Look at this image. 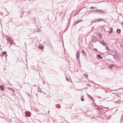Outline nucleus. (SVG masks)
<instances>
[{
  "mask_svg": "<svg viewBox=\"0 0 123 123\" xmlns=\"http://www.w3.org/2000/svg\"><path fill=\"white\" fill-rule=\"evenodd\" d=\"M96 11L97 12L96 13H99L102 14L105 13V12L100 10H96Z\"/></svg>",
  "mask_w": 123,
  "mask_h": 123,
  "instance_id": "obj_1",
  "label": "nucleus"
},
{
  "mask_svg": "<svg viewBox=\"0 0 123 123\" xmlns=\"http://www.w3.org/2000/svg\"><path fill=\"white\" fill-rule=\"evenodd\" d=\"M25 114L26 116L27 117L30 116L31 114V112L28 111L25 112Z\"/></svg>",
  "mask_w": 123,
  "mask_h": 123,
  "instance_id": "obj_2",
  "label": "nucleus"
},
{
  "mask_svg": "<svg viewBox=\"0 0 123 123\" xmlns=\"http://www.w3.org/2000/svg\"><path fill=\"white\" fill-rule=\"evenodd\" d=\"M100 43L104 46H106V43H105L104 41H100Z\"/></svg>",
  "mask_w": 123,
  "mask_h": 123,
  "instance_id": "obj_3",
  "label": "nucleus"
},
{
  "mask_svg": "<svg viewBox=\"0 0 123 123\" xmlns=\"http://www.w3.org/2000/svg\"><path fill=\"white\" fill-rule=\"evenodd\" d=\"M80 51L79 50L77 51L76 55V57L78 59L79 58V52Z\"/></svg>",
  "mask_w": 123,
  "mask_h": 123,
  "instance_id": "obj_4",
  "label": "nucleus"
},
{
  "mask_svg": "<svg viewBox=\"0 0 123 123\" xmlns=\"http://www.w3.org/2000/svg\"><path fill=\"white\" fill-rule=\"evenodd\" d=\"M92 41L93 42H95L97 40V38L95 37H94L92 39Z\"/></svg>",
  "mask_w": 123,
  "mask_h": 123,
  "instance_id": "obj_5",
  "label": "nucleus"
},
{
  "mask_svg": "<svg viewBox=\"0 0 123 123\" xmlns=\"http://www.w3.org/2000/svg\"><path fill=\"white\" fill-rule=\"evenodd\" d=\"M123 122V114L121 115L120 123H122Z\"/></svg>",
  "mask_w": 123,
  "mask_h": 123,
  "instance_id": "obj_6",
  "label": "nucleus"
},
{
  "mask_svg": "<svg viewBox=\"0 0 123 123\" xmlns=\"http://www.w3.org/2000/svg\"><path fill=\"white\" fill-rule=\"evenodd\" d=\"M0 88L1 91H3L4 89V86L3 85H1L0 86Z\"/></svg>",
  "mask_w": 123,
  "mask_h": 123,
  "instance_id": "obj_7",
  "label": "nucleus"
},
{
  "mask_svg": "<svg viewBox=\"0 0 123 123\" xmlns=\"http://www.w3.org/2000/svg\"><path fill=\"white\" fill-rule=\"evenodd\" d=\"M115 65L114 64H111L109 66V68L111 69H112V67H115Z\"/></svg>",
  "mask_w": 123,
  "mask_h": 123,
  "instance_id": "obj_8",
  "label": "nucleus"
},
{
  "mask_svg": "<svg viewBox=\"0 0 123 123\" xmlns=\"http://www.w3.org/2000/svg\"><path fill=\"white\" fill-rule=\"evenodd\" d=\"M81 52L83 55H86V53L83 49H82Z\"/></svg>",
  "mask_w": 123,
  "mask_h": 123,
  "instance_id": "obj_9",
  "label": "nucleus"
},
{
  "mask_svg": "<svg viewBox=\"0 0 123 123\" xmlns=\"http://www.w3.org/2000/svg\"><path fill=\"white\" fill-rule=\"evenodd\" d=\"M117 32L118 34H120L121 32V30L120 29H118L117 30Z\"/></svg>",
  "mask_w": 123,
  "mask_h": 123,
  "instance_id": "obj_10",
  "label": "nucleus"
},
{
  "mask_svg": "<svg viewBox=\"0 0 123 123\" xmlns=\"http://www.w3.org/2000/svg\"><path fill=\"white\" fill-rule=\"evenodd\" d=\"M82 21H83V20H82V19L78 20L77 21H76L75 22V24H76L77 23H78L79 22Z\"/></svg>",
  "mask_w": 123,
  "mask_h": 123,
  "instance_id": "obj_11",
  "label": "nucleus"
},
{
  "mask_svg": "<svg viewBox=\"0 0 123 123\" xmlns=\"http://www.w3.org/2000/svg\"><path fill=\"white\" fill-rule=\"evenodd\" d=\"M38 48L39 49H44V47L43 46H41L39 45L38 46Z\"/></svg>",
  "mask_w": 123,
  "mask_h": 123,
  "instance_id": "obj_12",
  "label": "nucleus"
},
{
  "mask_svg": "<svg viewBox=\"0 0 123 123\" xmlns=\"http://www.w3.org/2000/svg\"><path fill=\"white\" fill-rule=\"evenodd\" d=\"M113 57L114 59L117 58L118 57V56L116 54H114V56H113Z\"/></svg>",
  "mask_w": 123,
  "mask_h": 123,
  "instance_id": "obj_13",
  "label": "nucleus"
},
{
  "mask_svg": "<svg viewBox=\"0 0 123 123\" xmlns=\"http://www.w3.org/2000/svg\"><path fill=\"white\" fill-rule=\"evenodd\" d=\"M97 57L101 59L102 58V56L100 54H98L97 55Z\"/></svg>",
  "mask_w": 123,
  "mask_h": 123,
  "instance_id": "obj_14",
  "label": "nucleus"
},
{
  "mask_svg": "<svg viewBox=\"0 0 123 123\" xmlns=\"http://www.w3.org/2000/svg\"><path fill=\"white\" fill-rule=\"evenodd\" d=\"M112 31H113V28H112L111 27L110 29V31H109V33H111L112 32Z\"/></svg>",
  "mask_w": 123,
  "mask_h": 123,
  "instance_id": "obj_15",
  "label": "nucleus"
},
{
  "mask_svg": "<svg viewBox=\"0 0 123 123\" xmlns=\"http://www.w3.org/2000/svg\"><path fill=\"white\" fill-rule=\"evenodd\" d=\"M87 96L90 98H91L92 99H93V98L90 95L88 94H87Z\"/></svg>",
  "mask_w": 123,
  "mask_h": 123,
  "instance_id": "obj_16",
  "label": "nucleus"
},
{
  "mask_svg": "<svg viewBox=\"0 0 123 123\" xmlns=\"http://www.w3.org/2000/svg\"><path fill=\"white\" fill-rule=\"evenodd\" d=\"M84 75L86 78H87L88 77V75L87 74H84Z\"/></svg>",
  "mask_w": 123,
  "mask_h": 123,
  "instance_id": "obj_17",
  "label": "nucleus"
},
{
  "mask_svg": "<svg viewBox=\"0 0 123 123\" xmlns=\"http://www.w3.org/2000/svg\"><path fill=\"white\" fill-rule=\"evenodd\" d=\"M6 51H4L3 52H2V54L5 55L6 54Z\"/></svg>",
  "mask_w": 123,
  "mask_h": 123,
  "instance_id": "obj_18",
  "label": "nucleus"
},
{
  "mask_svg": "<svg viewBox=\"0 0 123 123\" xmlns=\"http://www.w3.org/2000/svg\"><path fill=\"white\" fill-rule=\"evenodd\" d=\"M96 8V7H94L93 6H91V7L90 9H95Z\"/></svg>",
  "mask_w": 123,
  "mask_h": 123,
  "instance_id": "obj_19",
  "label": "nucleus"
},
{
  "mask_svg": "<svg viewBox=\"0 0 123 123\" xmlns=\"http://www.w3.org/2000/svg\"><path fill=\"white\" fill-rule=\"evenodd\" d=\"M81 100L82 101H83L84 100V98L82 97H81Z\"/></svg>",
  "mask_w": 123,
  "mask_h": 123,
  "instance_id": "obj_20",
  "label": "nucleus"
},
{
  "mask_svg": "<svg viewBox=\"0 0 123 123\" xmlns=\"http://www.w3.org/2000/svg\"><path fill=\"white\" fill-rule=\"evenodd\" d=\"M97 21H100L101 20V19L100 18H98V19H97Z\"/></svg>",
  "mask_w": 123,
  "mask_h": 123,
  "instance_id": "obj_21",
  "label": "nucleus"
},
{
  "mask_svg": "<svg viewBox=\"0 0 123 123\" xmlns=\"http://www.w3.org/2000/svg\"><path fill=\"white\" fill-rule=\"evenodd\" d=\"M105 48L107 50H108L109 49V48L108 47H105Z\"/></svg>",
  "mask_w": 123,
  "mask_h": 123,
  "instance_id": "obj_22",
  "label": "nucleus"
},
{
  "mask_svg": "<svg viewBox=\"0 0 123 123\" xmlns=\"http://www.w3.org/2000/svg\"><path fill=\"white\" fill-rule=\"evenodd\" d=\"M115 67H116L118 68L120 67L121 66H117L116 65H115Z\"/></svg>",
  "mask_w": 123,
  "mask_h": 123,
  "instance_id": "obj_23",
  "label": "nucleus"
},
{
  "mask_svg": "<svg viewBox=\"0 0 123 123\" xmlns=\"http://www.w3.org/2000/svg\"><path fill=\"white\" fill-rule=\"evenodd\" d=\"M96 20H95V21H94V20H93V21H92V22H91V24H92V23L93 22H96Z\"/></svg>",
  "mask_w": 123,
  "mask_h": 123,
  "instance_id": "obj_24",
  "label": "nucleus"
},
{
  "mask_svg": "<svg viewBox=\"0 0 123 123\" xmlns=\"http://www.w3.org/2000/svg\"><path fill=\"white\" fill-rule=\"evenodd\" d=\"M66 80H67V81H68L69 80V79L68 78H67L66 77Z\"/></svg>",
  "mask_w": 123,
  "mask_h": 123,
  "instance_id": "obj_25",
  "label": "nucleus"
},
{
  "mask_svg": "<svg viewBox=\"0 0 123 123\" xmlns=\"http://www.w3.org/2000/svg\"><path fill=\"white\" fill-rule=\"evenodd\" d=\"M86 85L87 86H90V85L89 84H86Z\"/></svg>",
  "mask_w": 123,
  "mask_h": 123,
  "instance_id": "obj_26",
  "label": "nucleus"
},
{
  "mask_svg": "<svg viewBox=\"0 0 123 123\" xmlns=\"http://www.w3.org/2000/svg\"><path fill=\"white\" fill-rule=\"evenodd\" d=\"M91 11H92L93 12H94L95 11H96V10H94L93 11L91 10Z\"/></svg>",
  "mask_w": 123,
  "mask_h": 123,
  "instance_id": "obj_27",
  "label": "nucleus"
},
{
  "mask_svg": "<svg viewBox=\"0 0 123 123\" xmlns=\"http://www.w3.org/2000/svg\"><path fill=\"white\" fill-rule=\"evenodd\" d=\"M96 109H98V110H99V109H100L98 107Z\"/></svg>",
  "mask_w": 123,
  "mask_h": 123,
  "instance_id": "obj_28",
  "label": "nucleus"
},
{
  "mask_svg": "<svg viewBox=\"0 0 123 123\" xmlns=\"http://www.w3.org/2000/svg\"><path fill=\"white\" fill-rule=\"evenodd\" d=\"M55 106L56 107L58 108H60V106L59 107V108H58V106H56V104L55 105Z\"/></svg>",
  "mask_w": 123,
  "mask_h": 123,
  "instance_id": "obj_29",
  "label": "nucleus"
},
{
  "mask_svg": "<svg viewBox=\"0 0 123 123\" xmlns=\"http://www.w3.org/2000/svg\"><path fill=\"white\" fill-rule=\"evenodd\" d=\"M107 51L108 52H109L110 51H111V50L109 49L108 50H107Z\"/></svg>",
  "mask_w": 123,
  "mask_h": 123,
  "instance_id": "obj_30",
  "label": "nucleus"
},
{
  "mask_svg": "<svg viewBox=\"0 0 123 123\" xmlns=\"http://www.w3.org/2000/svg\"><path fill=\"white\" fill-rule=\"evenodd\" d=\"M121 24H122V25H123V21L121 23Z\"/></svg>",
  "mask_w": 123,
  "mask_h": 123,
  "instance_id": "obj_31",
  "label": "nucleus"
},
{
  "mask_svg": "<svg viewBox=\"0 0 123 123\" xmlns=\"http://www.w3.org/2000/svg\"><path fill=\"white\" fill-rule=\"evenodd\" d=\"M110 54V55H112L113 56H114V55H113L112 54H111H111Z\"/></svg>",
  "mask_w": 123,
  "mask_h": 123,
  "instance_id": "obj_32",
  "label": "nucleus"
},
{
  "mask_svg": "<svg viewBox=\"0 0 123 123\" xmlns=\"http://www.w3.org/2000/svg\"><path fill=\"white\" fill-rule=\"evenodd\" d=\"M50 111H48V113H49Z\"/></svg>",
  "mask_w": 123,
  "mask_h": 123,
  "instance_id": "obj_33",
  "label": "nucleus"
},
{
  "mask_svg": "<svg viewBox=\"0 0 123 123\" xmlns=\"http://www.w3.org/2000/svg\"><path fill=\"white\" fill-rule=\"evenodd\" d=\"M96 84V85H97V84ZM98 85L99 86H100L99 85Z\"/></svg>",
  "mask_w": 123,
  "mask_h": 123,
  "instance_id": "obj_34",
  "label": "nucleus"
},
{
  "mask_svg": "<svg viewBox=\"0 0 123 123\" xmlns=\"http://www.w3.org/2000/svg\"><path fill=\"white\" fill-rule=\"evenodd\" d=\"M99 37H100V35H99Z\"/></svg>",
  "mask_w": 123,
  "mask_h": 123,
  "instance_id": "obj_35",
  "label": "nucleus"
},
{
  "mask_svg": "<svg viewBox=\"0 0 123 123\" xmlns=\"http://www.w3.org/2000/svg\"><path fill=\"white\" fill-rule=\"evenodd\" d=\"M92 82H93V81H92Z\"/></svg>",
  "mask_w": 123,
  "mask_h": 123,
  "instance_id": "obj_36",
  "label": "nucleus"
},
{
  "mask_svg": "<svg viewBox=\"0 0 123 123\" xmlns=\"http://www.w3.org/2000/svg\"><path fill=\"white\" fill-rule=\"evenodd\" d=\"M13 42L15 43H14V42Z\"/></svg>",
  "mask_w": 123,
  "mask_h": 123,
  "instance_id": "obj_37",
  "label": "nucleus"
}]
</instances>
